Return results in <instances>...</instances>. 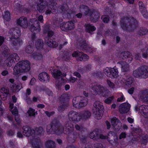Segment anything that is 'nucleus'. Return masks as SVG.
<instances>
[{"label":"nucleus","mask_w":148,"mask_h":148,"mask_svg":"<svg viewBox=\"0 0 148 148\" xmlns=\"http://www.w3.org/2000/svg\"><path fill=\"white\" fill-rule=\"evenodd\" d=\"M32 57L36 60H41L42 58V55L38 53H34L32 55Z\"/></svg>","instance_id":"58836bf2"},{"label":"nucleus","mask_w":148,"mask_h":148,"mask_svg":"<svg viewBox=\"0 0 148 148\" xmlns=\"http://www.w3.org/2000/svg\"><path fill=\"white\" fill-rule=\"evenodd\" d=\"M67 116L69 120L74 123H76L79 122L81 119L80 114L77 112L73 110L69 112L67 114Z\"/></svg>","instance_id":"9b49d317"},{"label":"nucleus","mask_w":148,"mask_h":148,"mask_svg":"<svg viewBox=\"0 0 148 148\" xmlns=\"http://www.w3.org/2000/svg\"><path fill=\"white\" fill-rule=\"evenodd\" d=\"M97 131H94L93 132H91L89 134V137L91 139L94 140H97L98 139V137L96 136H94V134H97Z\"/></svg>","instance_id":"603ef678"},{"label":"nucleus","mask_w":148,"mask_h":148,"mask_svg":"<svg viewBox=\"0 0 148 148\" xmlns=\"http://www.w3.org/2000/svg\"><path fill=\"white\" fill-rule=\"evenodd\" d=\"M61 105H60L58 108V110L59 112H62L64 111V110L67 108L69 106L68 103H63Z\"/></svg>","instance_id":"ea45409f"},{"label":"nucleus","mask_w":148,"mask_h":148,"mask_svg":"<svg viewBox=\"0 0 148 148\" xmlns=\"http://www.w3.org/2000/svg\"><path fill=\"white\" fill-rule=\"evenodd\" d=\"M122 82L126 85H130L132 84L134 82V79L131 77L127 76L125 74L123 76Z\"/></svg>","instance_id":"6ab92c4d"},{"label":"nucleus","mask_w":148,"mask_h":148,"mask_svg":"<svg viewBox=\"0 0 148 148\" xmlns=\"http://www.w3.org/2000/svg\"><path fill=\"white\" fill-rule=\"evenodd\" d=\"M101 19L104 23H107L109 21V19L108 16L103 15L101 16Z\"/></svg>","instance_id":"052dcab7"},{"label":"nucleus","mask_w":148,"mask_h":148,"mask_svg":"<svg viewBox=\"0 0 148 148\" xmlns=\"http://www.w3.org/2000/svg\"><path fill=\"white\" fill-rule=\"evenodd\" d=\"M133 75L137 78H147L148 77V66H141L133 71Z\"/></svg>","instance_id":"6e6552de"},{"label":"nucleus","mask_w":148,"mask_h":148,"mask_svg":"<svg viewBox=\"0 0 148 148\" xmlns=\"http://www.w3.org/2000/svg\"><path fill=\"white\" fill-rule=\"evenodd\" d=\"M90 90L94 94H99L103 97L108 96L109 90L106 88L100 85H97L94 84H90L89 86Z\"/></svg>","instance_id":"423d86ee"},{"label":"nucleus","mask_w":148,"mask_h":148,"mask_svg":"<svg viewBox=\"0 0 148 148\" xmlns=\"http://www.w3.org/2000/svg\"><path fill=\"white\" fill-rule=\"evenodd\" d=\"M4 13V14L3 15L4 19L6 21H9L10 19V15L9 12L8 11H5Z\"/></svg>","instance_id":"de8ad7c7"},{"label":"nucleus","mask_w":148,"mask_h":148,"mask_svg":"<svg viewBox=\"0 0 148 148\" xmlns=\"http://www.w3.org/2000/svg\"><path fill=\"white\" fill-rule=\"evenodd\" d=\"M29 116H35L37 114V111L35 112V110L32 108H29L27 112Z\"/></svg>","instance_id":"79ce46f5"},{"label":"nucleus","mask_w":148,"mask_h":148,"mask_svg":"<svg viewBox=\"0 0 148 148\" xmlns=\"http://www.w3.org/2000/svg\"><path fill=\"white\" fill-rule=\"evenodd\" d=\"M23 134L27 137L31 135L29 140L32 144L33 148H42L43 146V143L40 138L37 136L35 135L34 130L32 129L30 127L24 126L23 128Z\"/></svg>","instance_id":"7ed1b4c3"},{"label":"nucleus","mask_w":148,"mask_h":148,"mask_svg":"<svg viewBox=\"0 0 148 148\" xmlns=\"http://www.w3.org/2000/svg\"><path fill=\"white\" fill-rule=\"evenodd\" d=\"M8 33L10 34L12 37L19 38L20 36L21 31L18 28L16 27L10 29Z\"/></svg>","instance_id":"a211bd4d"},{"label":"nucleus","mask_w":148,"mask_h":148,"mask_svg":"<svg viewBox=\"0 0 148 148\" xmlns=\"http://www.w3.org/2000/svg\"><path fill=\"white\" fill-rule=\"evenodd\" d=\"M120 25L123 30L131 32L136 28L137 26L138 22L133 17H123L121 18Z\"/></svg>","instance_id":"20e7f679"},{"label":"nucleus","mask_w":148,"mask_h":148,"mask_svg":"<svg viewBox=\"0 0 148 148\" xmlns=\"http://www.w3.org/2000/svg\"><path fill=\"white\" fill-rule=\"evenodd\" d=\"M130 106V105L128 103H123L119 107V111L121 114L127 113L129 111Z\"/></svg>","instance_id":"dca6fc26"},{"label":"nucleus","mask_w":148,"mask_h":148,"mask_svg":"<svg viewBox=\"0 0 148 148\" xmlns=\"http://www.w3.org/2000/svg\"><path fill=\"white\" fill-rule=\"evenodd\" d=\"M19 59V58L16 53H13L10 55L6 60L4 63V66L7 65L10 67L15 62H18Z\"/></svg>","instance_id":"f8f14e48"},{"label":"nucleus","mask_w":148,"mask_h":148,"mask_svg":"<svg viewBox=\"0 0 148 148\" xmlns=\"http://www.w3.org/2000/svg\"><path fill=\"white\" fill-rule=\"evenodd\" d=\"M139 110L145 118H148V106L142 105L139 107Z\"/></svg>","instance_id":"aec40b11"},{"label":"nucleus","mask_w":148,"mask_h":148,"mask_svg":"<svg viewBox=\"0 0 148 148\" xmlns=\"http://www.w3.org/2000/svg\"><path fill=\"white\" fill-rule=\"evenodd\" d=\"M94 147L96 148H102V145L99 143H96L94 145Z\"/></svg>","instance_id":"774afa93"},{"label":"nucleus","mask_w":148,"mask_h":148,"mask_svg":"<svg viewBox=\"0 0 148 148\" xmlns=\"http://www.w3.org/2000/svg\"><path fill=\"white\" fill-rule=\"evenodd\" d=\"M143 17L146 18H148V12L146 9L142 12H141Z\"/></svg>","instance_id":"680f3d73"},{"label":"nucleus","mask_w":148,"mask_h":148,"mask_svg":"<svg viewBox=\"0 0 148 148\" xmlns=\"http://www.w3.org/2000/svg\"><path fill=\"white\" fill-rule=\"evenodd\" d=\"M78 136L80 138V140L84 143H85L86 141V137L83 135H81L80 134L78 135Z\"/></svg>","instance_id":"bf43d9fd"},{"label":"nucleus","mask_w":148,"mask_h":148,"mask_svg":"<svg viewBox=\"0 0 148 148\" xmlns=\"http://www.w3.org/2000/svg\"><path fill=\"white\" fill-rule=\"evenodd\" d=\"M45 146L47 148H55V147L54 142L51 140H48L46 142Z\"/></svg>","instance_id":"e433bc0d"},{"label":"nucleus","mask_w":148,"mask_h":148,"mask_svg":"<svg viewBox=\"0 0 148 148\" xmlns=\"http://www.w3.org/2000/svg\"><path fill=\"white\" fill-rule=\"evenodd\" d=\"M15 132L12 130H8L7 132V135L9 136H12L14 134Z\"/></svg>","instance_id":"69168bd1"},{"label":"nucleus","mask_w":148,"mask_h":148,"mask_svg":"<svg viewBox=\"0 0 148 148\" xmlns=\"http://www.w3.org/2000/svg\"><path fill=\"white\" fill-rule=\"evenodd\" d=\"M94 114H95V118L98 119H101L103 115L102 110L95 111L94 112Z\"/></svg>","instance_id":"a19ab883"},{"label":"nucleus","mask_w":148,"mask_h":148,"mask_svg":"<svg viewBox=\"0 0 148 148\" xmlns=\"http://www.w3.org/2000/svg\"><path fill=\"white\" fill-rule=\"evenodd\" d=\"M80 53H81V52L75 51L72 54V56L73 57H78L79 59L80 56L79 55H80Z\"/></svg>","instance_id":"e2e57ef3"},{"label":"nucleus","mask_w":148,"mask_h":148,"mask_svg":"<svg viewBox=\"0 0 148 148\" xmlns=\"http://www.w3.org/2000/svg\"><path fill=\"white\" fill-rule=\"evenodd\" d=\"M125 98L122 93H120L119 94L117 101L118 102H122L125 100Z\"/></svg>","instance_id":"864d4df0"},{"label":"nucleus","mask_w":148,"mask_h":148,"mask_svg":"<svg viewBox=\"0 0 148 148\" xmlns=\"http://www.w3.org/2000/svg\"><path fill=\"white\" fill-rule=\"evenodd\" d=\"M38 20L36 18H32L29 21L30 29L31 32L34 34H36L41 31V28L38 21L42 23L43 22V16L40 15L38 17Z\"/></svg>","instance_id":"0eeeda50"},{"label":"nucleus","mask_w":148,"mask_h":148,"mask_svg":"<svg viewBox=\"0 0 148 148\" xmlns=\"http://www.w3.org/2000/svg\"><path fill=\"white\" fill-rule=\"evenodd\" d=\"M88 101V99L86 97L81 96L75 97L73 100L74 107L78 108L86 106Z\"/></svg>","instance_id":"1a4fd4ad"},{"label":"nucleus","mask_w":148,"mask_h":148,"mask_svg":"<svg viewBox=\"0 0 148 148\" xmlns=\"http://www.w3.org/2000/svg\"><path fill=\"white\" fill-rule=\"evenodd\" d=\"M10 38H11V42L12 43V45L14 47V48H17L20 46L21 42L20 41L19 39H18V38H16L14 37H12Z\"/></svg>","instance_id":"b1692460"},{"label":"nucleus","mask_w":148,"mask_h":148,"mask_svg":"<svg viewBox=\"0 0 148 148\" xmlns=\"http://www.w3.org/2000/svg\"><path fill=\"white\" fill-rule=\"evenodd\" d=\"M0 53L3 56H7L10 53L9 49L5 45L2 46L1 47Z\"/></svg>","instance_id":"7c9ffc66"},{"label":"nucleus","mask_w":148,"mask_h":148,"mask_svg":"<svg viewBox=\"0 0 148 148\" xmlns=\"http://www.w3.org/2000/svg\"><path fill=\"white\" fill-rule=\"evenodd\" d=\"M16 22L17 25L24 28H26L28 27L27 20L25 17H20L16 20Z\"/></svg>","instance_id":"ddd939ff"},{"label":"nucleus","mask_w":148,"mask_h":148,"mask_svg":"<svg viewBox=\"0 0 148 148\" xmlns=\"http://www.w3.org/2000/svg\"><path fill=\"white\" fill-rule=\"evenodd\" d=\"M43 32L44 33H47V35L46 37H48V38H50L54 34V33L53 31L49 30V27L47 25L45 26Z\"/></svg>","instance_id":"72a5a7b5"},{"label":"nucleus","mask_w":148,"mask_h":148,"mask_svg":"<svg viewBox=\"0 0 148 148\" xmlns=\"http://www.w3.org/2000/svg\"><path fill=\"white\" fill-rule=\"evenodd\" d=\"M148 142V135H143L142 136L141 143L142 144L145 145Z\"/></svg>","instance_id":"3c124183"},{"label":"nucleus","mask_w":148,"mask_h":148,"mask_svg":"<svg viewBox=\"0 0 148 148\" xmlns=\"http://www.w3.org/2000/svg\"><path fill=\"white\" fill-rule=\"evenodd\" d=\"M60 27L62 31H65L68 30L66 23H62L60 24Z\"/></svg>","instance_id":"5fc2aeb1"},{"label":"nucleus","mask_w":148,"mask_h":148,"mask_svg":"<svg viewBox=\"0 0 148 148\" xmlns=\"http://www.w3.org/2000/svg\"><path fill=\"white\" fill-rule=\"evenodd\" d=\"M112 125L114 127L116 125L119 127L121 125L120 121L115 117L113 118L111 120Z\"/></svg>","instance_id":"c9c22d12"},{"label":"nucleus","mask_w":148,"mask_h":148,"mask_svg":"<svg viewBox=\"0 0 148 148\" xmlns=\"http://www.w3.org/2000/svg\"><path fill=\"white\" fill-rule=\"evenodd\" d=\"M45 42L48 46L51 47H56L58 46V43L53 40L51 38H48V37H45Z\"/></svg>","instance_id":"412c9836"},{"label":"nucleus","mask_w":148,"mask_h":148,"mask_svg":"<svg viewBox=\"0 0 148 148\" xmlns=\"http://www.w3.org/2000/svg\"><path fill=\"white\" fill-rule=\"evenodd\" d=\"M45 114L48 117H50L51 116L53 115L54 113V112L53 111L51 112H49L47 111H46L45 112Z\"/></svg>","instance_id":"0e129e2a"},{"label":"nucleus","mask_w":148,"mask_h":148,"mask_svg":"<svg viewBox=\"0 0 148 148\" xmlns=\"http://www.w3.org/2000/svg\"><path fill=\"white\" fill-rule=\"evenodd\" d=\"M84 26L86 32L91 34L96 29V27L92 25L86 24Z\"/></svg>","instance_id":"a878e982"},{"label":"nucleus","mask_w":148,"mask_h":148,"mask_svg":"<svg viewBox=\"0 0 148 148\" xmlns=\"http://www.w3.org/2000/svg\"><path fill=\"white\" fill-rule=\"evenodd\" d=\"M138 5L140 12H142L146 9L145 5L142 1H139L138 3Z\"/></svg>","instance_id":"8fccbe9b"},{"label":"nucleus","mask_w":148,"mask_h":148,"mask_svg":"<svg viewBox=\"0 0 148 148\" xmlns=\"http://www.w3.org/2000/svg\"><path fill=\"white\" fill-rule=\"evenodd\" d=\"M103 73L111 78H116L118 76V70L116 66L112 68L107 67L103 69Z\"/></svg>","instance_id":"9d476101"},{"label":"nucleus","mask_w":148,"mask_h":148,"mask_svg":"<svg viewBox=\"0 0 148 148\" xmlns=\"http://www.w3.org/2000/svg\"><path fill=\"white\" fill-rule=\"evenodd\" d=\"M118 64H120L121 66V71L123 72H127L129 69V65L127 62H118Z\"/></svg>","instance_id":"bb28decb"},{"label":"nucleus","mask_w":148,"mask_h":148,"mask_svg":"<svg viewBox=\"0 0 148 148\" xmlns=\"http://www.w3.org/2000/svg\"><path fill=\"white\" fill-rule=\"evenodd\" d=\"M53 76L56 79H58L62 77V76H65L66 74L63 75L59 70H55L52 72Z\"/></svg>","instance_id":"393cba45"},{"label":"nucleus","mask_w":148,"mask_h":148,"mask_svg":"<svg viewBox=\"0 0 148 148\" xmlns=\"http://www.w3.org/2000/svg\"><path fill=\"white\" fill-rule=\"evenodd\" d=\"M66 23L67 25V27L68 30H71L75 28V25L74 22L73 21H68L66 22Z\"/></svg>","instance_id":"a18cd8bd"},{"label":"nucleus","mask_w":148,"mask_h":148,"mask_svg":"<svg viewBox=\"0 0 148 148\" xmlns=\"http://www.w3.org/2000/svg\"><path fill=\"white\" fill-rule=\"evenodd\" d=\"M79 10L81 12H83L86 9H88V7L84 5H80L79 7Z\"/></svg>","instance_id":"6e6d98bb"},{"label":"nucleus","mask_w":148,"mask_h":148,"mask_svg":"<svg viewBox=\"0 0 148 148\" xmlns=\"http://www.w3.org/2000/svg\"><path fill=\"white\" fill-rule=\"evenodd\" d=\"M49 78L48 75L46 72H42L40 73L39 75V79L41 82H48Z\"/></svg>","instance_id":"5701e85b"},{"label":"nucleus","mask_w":148,"mask_h":148,"mask_svg":"<svg viewBox=\"0 0 148 148\" xmlns=\"http://www.w3.org/2000/svg\"><path fill=\"white\" fill-rule=\"evenodd\" d=\"M148 32L147 30L144 27H141L138 31V34L140 35H143L146 34Z\"/></svg>","instance_id":"c03bdc74"},{"label":"nucleus","mask_w":148,"mask_h":148,"mask_svg":"<svg viewBox=\"0 0 148 148\" xmlns=\"http://www.w3.org/2000/svg\"><path fill=\"white\" fill-rule=\"evenodd\" d=\"M9 94V90L5 88H2L0 90V97L1 98L6 97Z\"/></svg>","instance_id":"473e14b6"},{"label":"nucleus","mask_w":148,"mask_h":148,"mask_svg":"<svg viewBox=\"0 0 148 148\" xmlns=\"http://www.w3.org/2000/svg\"><path fill=\"white\" fill-rule=\"evenodd\" d=\"M34 131L35 132H34V134H36L37 135L41 134L44 132V130L43 129L42 127H41L35 128ZM35 135L36 136L35 134Z\"/></svg>","instance_id":"49530a36"},{"label":"nucleus","mask_w":148,"mask_h":148,"mask_svg":"<svg viewBox=\"0 0 148 148\" xmlns=\"http://www.w3.org/2000/svg\"><path fill=\"white\" fill-rule=\"evenodd\" d=\"M68 95L66 94H64L61 95L60 97V101L62 102L67 103L66 102V100L68 99Z\"/></svg>","instance_id":"09e8293b"},{"label":"nucleus","mask_w":148,"mask_h":148,"mask_svg":"<svg viewBox=\"0 0 148 148\" xmlns=\"http://www.w3.org/2000/svg\"><path fill=\"white\" fill-rule=\"evenodd\" d=\"M120 56L123 59H126V61L130 63L133 59L131 53L129 52H123L120 54Z\"/></svg>","instance_id":"f3484780"},{"label":"nucleus","mask_w":148,"mask_h":148,"mask_svg":"<svg viewBox=\"0 0 148 148\" xmlns=\"http://www.w3.org/2000/svg\"><path fill=\"white\" fill-rule=\"evenodd\" d=\"M94 110L95 111L103 110L104 108L102 103L98 101H95L93 104Z\"/></svg>","instance_id":"4be33fe9"},{"label":"nucleus","mask_w":148,"mask_h":148,"mask_svg":"<svg viewBox=\"0 0 148 148\" xmlns=\"http://www.w3.org/2000/svg\"><path fill=\"white\" fill-rule=\"evenodd\" d=\"M99 13L96 11H94L91 14V19L92 21L96 22L99 17Z\"/></svg>","instance_id":"2f4dec72"},{"label":"nucleus","mask_w":148,"mask_h":148,"mask_svg":"<svg viewBox=\"0 0 148 148\" xmlns=\"http://www.w3.org/2000/svg\"><path fill=\"white\" fill-rule=\"evenodd\" d=\"M65 126L66 129L64 131V128L62 125L55 121H53L47 125L46 131L48 134L56 133L59 134L63 132L66 134L70 135L74 130L73 124L71 122H66Z\"/></svg>","instance_id":"f03ea898"},{"label":"nucleus","mask_w":148,"mask_h":148,"mask_svg":"<svg viewBox=\"0 0 148 148\" xmlns=\"http://www.w3.org/2000/svg\"><path fill=\"white\" fill-rule=\"evenodd\" d=\"M44 45V43L42 39H39L36 41L35 46L36 48L38 50L42 49Z\"/></svg>","instance_id":"f704fd0d"},{"label":"nucleus","mask_w":148,"mask_h":148,"mask_svg":"<svg viewBox=\"0 0 148 148\" xmlns=\"http://www.w3.org/2000/svg\"><path fill=\"white\" fill-rule=\"evenodd\" d=\"M75 128L76 130L80 131L82 133L86 132L87 130L86 128L84 127L82 125H79L77 124L75 125Z\"/></svg>","instance_id":"4c0bfd02"},{"label":"nucleus","mask_w":148,"mask_h":148,"mask_svg":"<svg viewBox=\"0 0 148 148\" xmlns=\"http://www.w3.org/2000/svg\"><path fill=\"white\" fill-rule=\"evenodd\" d=\"M81 119L86 120L89 118L91 115V112L88 110H85L83 111L80 114Z\"/></svg>","instance_id":"c85d7f7f"},{"label":"nucleus","mask_w":148,"mask_h":148,"mask_svg":"<svg viewBox=\"0 0 148 148\" xmlns=\"http://www.w3.org/2000/svg\"><path fill=\"white\" fill-rule=\"evenodd\" d=\"M84 14L85 15H89L91 14V11L88 7V9H86L84 11Z\"/></svg>","instance_id":"338daca9"},{"label":"nucleus","mask_w":148,"mask_h":148,"mask_svg":"<svg viewBox=\"0 0 148 148\" xmlns=\"http://www.w3.org/2000/svg\"><path fill=\"white\" fill-rule=\"evenodd\" d=\"M36 38V36L35 34H33L32 35V42L29 41V43H31V45L29 44V45L25 47V51L27 53H30L34 51V47H33L34 45V41L35 40Z\"/></svg>","instance_id":"2eb2a0df"},{"label":"nucleus","mask_w":148,"mask_h":148,"mask_svg":"<svg viewBox=\"0 0 148 148\" xmlns=\"http://www.w3.org/2000/svg\"><path fill=\"white\" fill-rule=\"evenodd\" d=\"M38 0L40 3L37 4V9L41 12H45V14H50L57 10L58 12L66 14L67 17L69 18L71 17L72 13L74 12L69 9L67 4H63L58 8L56 6L57 3L54 0H47V1L43 0Z\"/></svg>","instance_id":"f257e3e1"},{"label":"nucleus","mask_w":148,"mask_h":148,"mask_svg":"<svg viewBox=\"0 0 148 148\" xmlns=\"http://www.w3.org/2000/svg\"><path fill=\"white\" fill-rule=\"evenodd\" d=\"M11 85V88L13 92H18L22 88V85L21 83H18L17 85L12 84Z\"/></svg>","instance_id":"c756f323"},{"label":"nucleus","mask_w":148,"mask_h":148,"mask_svg":"<svg viewBox=\"0 0 148 148\" xmlns=\"http://www.w3.org/2000/svg\"><path fill=\"white\" fill-rule=\"evenodd\" d=\"M77 47L78 49L85 50L86 51H91L92 50L91 48L83 40H80V42H79L77 45Z\"/></svg>","instance_id":"4468645a"},{"label":"nucleus","mask_w":148,"mask_h":148,"mask_svg":"<svg viewBox=\"0 0 148 148\" xmlns=\"http://www.w3.org/2000/svg\"><path fill=\"white\" fill-rule=\"evenodd\" d=\"M140 98L143 101L148 103V90H143Z\"/></svg>","instance_id":"cd10ccee"},{"label":"nucleus","mask_w":148,"mask_h":148,"mask_svg":"<svg viewBox=\"0 0 148 148\" xmlns=\"http://www.w3.org/2000/svg\"><path fill=\"white\" fill-rule=\"evenodd\" d=\"M113 99V97H109L104 100V102L106 104L111 103Z\"/></svg>","instance_id":"13d9d810"},{"label":"nucleus","mask_w":148,"mask_h":148,"mask_svg":"<svg viewBox=\"0 0 148 148\" xmlns=\"http://www.w3.org/2000/svg\"><path fill=\"white\" fill-rule=\"evenodd\" d=\"M79 55L80 57L79 59L80 61L87 60L89 59V57L86 54H84L82 52H81Z\"/></svg>","instance_id":"37998d69"},{"label":"nucleus","mask_w":148,"mask_h":148,"mask_svg":"<svg viewBox=\"0 0 148 148\" xmlns=\"http://www.w3.org/2000/svg\"><path fill=\"white\" fill-rule=\"evenodd\" d=\"M108 86L111 88L114 89L115 88V85L112 82L109 80H107L106 81Z\"/></svg>","instance_id":"4d7b16f0"},{"label":"nucleus","mask_w":148,"mask_h":148,"mask_svg":"<svg viewBox=\"0 0 148 148\" xmlns=\"http://www.w3.org/2000/svg\"><path fill=\"white\" fill-rule=\"evenodd\" d=\"M30 69V63L29 61L27 60L21 61L14 67L13 74L14 75H17L20 73L27 72Z\"/></svg>","instance_id":"39448f33"}]
</instances>
